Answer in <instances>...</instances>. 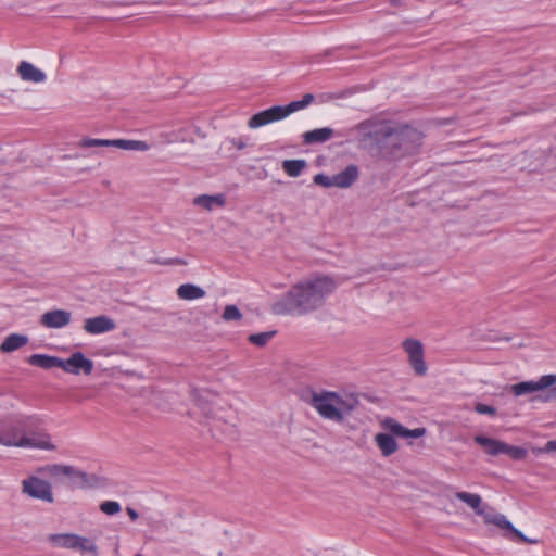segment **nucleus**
<instances>
[{"label":"nucleus","instance_id":"obj_1","mask_svg":"<svg viewBox=\"0 0 556 556\" xmlns=\"http://www.w3.org/2000/svg\"><path fill=\"white\" fill-rule=\"evenodd\" d=\"M365 139L376 143L378 161L395 164L416 154L422 144V134L406 124L390 121H367L359 124Z\"/></svg>","mask_w":556,"mask_h":556},{"label":"nucleus","instance_id":"obj_2","mask_svg":"<svg viewBox=\"0 0 556 556\" xmlns=\"http://www.w3.org/2000/svg\"><path fill=\"white\" fill-rule=\"evenodd\" d=\"M0 444L8 447L54 451L45 421L38 415L22 413L0 417Z\"/></svg>","mask_w":556,"mask_h":556},{"label":"nucleus","instance_id":"obj_3","mask_svg":"<svg viewBox=\"0 0 556 556\" xmlns=\"http://www.w3.org/2000/svg\"><path fill=\"white\" fill-rule=\"evenodd\" d=\"M337 288L328 276H319L293 286L280 300L273 304L276 315H304L321 307Z\"/></svg>","mask_w":556,"mask_h":556},{"label":"nucleus","instance_id":"obj_4","mask_svg":"<svg viewBox=\"0 0 556 556\" xmlns=\"http://www.w3.org/2000/svg\"><path fill=\"white\" fill-rule=\"evenodd\" d=\"M455 497L471 507L478 516L483 518V521L486 525H494L504 531H508L511 535L518 538L522 542L530 544L538 542L536 540L528 539L521 531L516 529L503 514L496 513L489 506L486 508H482V498L479 494L460 491L455 493Z\"/></svg>","mask_w":556,"mask_h":556},{"label":"nucleus","instance_id":"obj_5","mask_svg":"<svg viewBox=\"0 0 556 556\" xmlns=\"http://www.w3.org/2000/svg\"><path fill=\"white\" fill-rule=\"evenodd\" d=\"M314 101L312 93L303 96L302 100L292 101L287 105H274L269 109L253 114L248 121V127L256 129L268 124L279 122L288 117L290 114L300 111Z\"/></svg>","mask_w":556,"mask_h":556},{"label":"nucleus","instance_id":"obj_6","mask_svg":"<svg viewBox=\"0 0 556 556\" xmlns=\"http://www.w3.org/2000/svg\"><path fill=\"white\" fill-rule=\"evenodd\" d=\"M38 472L49 477H60L64 476L70 478L72 483L77 488H91L96 485L97 477L94 475H88L85 471L78 470L70 465H47L45 467H40Z\"/></svg>","mask_w":556,"mask_h":556},{"label":"nucleus","instance_id":"obj_7","mask_svg":"<svg viewBox=\"0 0 556 556\" xmlns=\"http://www.w3.org/2000/svg\"><path fill=\"white\" fill-rule=\"evenodd\" d=\"M311 405L325 419L341 422L344 419L342 413L338 412L340 404L339 394L336 392L324 391L321 393H313Z\"/></svg>","mask_w":556,"mask_h":556},{"label":"nucleus","instance_id":"obj_8","mask_svg":"<svg viewBox=\"0 0 556 556\" xmlns=\"http://www.w3.org/2000/svg\"><path fill=\"white\" fill-rule=\"evenodd\" d=\"M556 386V375H544L538 381H522L510 387V391L516 396L530 393H539L531 397V401H541L539 395H545L548 390Z\"/></svg>","mask_w":556,"mask_h":556},{"label":"nucleus","instance_id":"obj_9","mask_svg":"<svg viewBox=\"0 0 556 556\" xmlns=\"http://www.w3.org/2000/svg\"><path fill=\"white\" fill-rule=\"evenodd\" d=\"M81 148H117L122 150H134V151H147L149 144L141 140H128V139H92L84 138L78 143Z\"/></svg>","mask_w":556,"mask_h":556},{"label":"nucleus","instance_id":"obj_10","mask_svg":"<svg viewBox=\"0 0 556 556\" xmlns=\"http://www.w3.org/2000/svg\"><path fill=\"white\" fill-rule=\"evenodd\" d=\"M22 491L31 498L47 503L54 501L51 484L36 476H30L22 481Z\"/></svg>","mask_w":556,"mask_h":556},{"label":"nucleus","instance_id":"obj_11","mask_svg":"<svg viewBox=\"0 0 556 556\" xmlns=\"http://www.w3.org/2000/svg\"><path fill=\"white\" fill-rule=\"evenodd\" d=\"M402 346L408 355V362L417 376H425L427 374V365L424 359V346L417 339H406Z\"/></svg>","mask_w":556,"mask_h":556},{"label":"nucleus","instance_id":"obj_12","mask_svg":"<svg viewBox=\"0 0 556 556\" xmlns=\"http://www.w3.org/2000/svg\"><path fill=\"white\" fill-rule=\"evenodd\" d=\"M61 363L62 364L59 365V368L74 375H78L80 371L86 375H90L93 370V362L85 357L81 352L73 353L67 359L61 358Z\"/></svg>","mask_w":556,"mask_h":556},{"label":"nucleus","instance_id":"obj_13","mask_svg":"<svg viewBox=\"0 0 556 556\" xmlns=\"http://www.w3.org/2000/svg\"><path fill=\"white\" fill-rule=\"evenodd\" d=\"M381 426L383 429L389 430L391 432V435H396L400 438H406V439H417L421 438L426 433L425 428H415V429H407L400 422H397L393 418H386L381 421Z\"/></svg>","mask_w":556,"mask_h":556},{"label":"nucleus","instance_id":"obj_14","mask_svg":"<svg viewBox=\"0 0 556 556\" xmlns=\"http://www.w3.org/2000/svg\"><path fill=\"white\" fill-rule=\"evenodd\" d=\"M72 320V314L65 309L48 311L40 317V323L46 328L60 329L66 327Z\"/></svg>","mask_w":556,"mask_h":556},{"label":"nucleus","instance_id":"obj_15","mask_svg":"<svg viewBox=\"0 0 556 556\" xmlns=\"http://www.w3.org/2000/svg\"><path fill=\"white\" fill-rule=\"evenodd\" d=\"M115 323L112 318L101 315L87 318L84 324V330L89 334H101L115 329Z\"/></svg>","mask_w":556,"mask_h":556},{"label":"nucleus","instance_id":"obj_16","mask_svg":"<svg viewBox=\"0 0 556 556\" xmlns=\"http://www.w3.org/2000/svg\"><path fill=\"white\" fill-rule=\"evenodd\" d=\"M17 73L22 80L30 83H42L46 80V74L34 64L22 61L17 66Z\"/></svg>","mask_w":556,"mask_h":556},{"label":"nucleus","instance_id":"obj_17","mask_svg":"<svg viewBox=\"0 0 556 556\" xmlns=\"http://www.w3.org/2000/svg\"><path fill=\"white\" fill-rule=\"evenodd\" d=\"M358 178V167L356 165H349L342 172L333 175L334 187L349 188Z\"/></svg>","mask_w":556,"mask_h":556},{"label":"nucleus","instance_id":"obj_18","mask_svg":"<svg viewBox=\"0 0 556 556\" xmlns=\"http://www.w3.org/2000/svg\"><path fill=\"white\" fill-rule=\"evenodd\" d=\"M374 440H375V443L377 444L378 448L380 450L381 455L384 457L391 456L399 448L397 442L389 433H384V432L377 433L375 435Z\"/></svg>","mask_w":556,"mask_h":556},{"label":"nucleus","instance_id":"obj_19","mask_svg":"<svg viewBox=\"0 0 556 556\" xmlns=\"http://www.w3.org/2000/svg\"><path fill=\"white\" fill-rule=\"evenodd\" d=\"M475 442L479 444L486 454L491 456H497L500 454H503L505 442L491 439L484 435H476Z\"/></svg>","mask_w":556,"mask_h":556},{"label":"nucleus","instance_id":"obj_20","mask_svg":"<svg viewBox=\"0 0 556 556\" xmlns=\"http://www.w3.org/2000/svg\"><path fill=\"white\" fill-rule=\"evenodd\" d=\"M194 205L201 206L207 211H212L214 207H223L226 204V197L222 193L208 195H198L193 200Z\"/></svg>","mask_w":556,"mask_h":556},{"label":"nucleus","instance_id":"obj_21","mask_svg":"<svg viewBox=\"0 0 556 556\" xmlns=\"http://www.w3.org/2000/svg\"><path fill=\"white\" fill-rule=\"evenodd\" d=\"M177 296L180 300L192 301L204 298L206 292L203 288L193 283H184L177 288Z\"/></svg>","mask_w":556,"mask_h":556},{"label":"nucleus","instance_id":"obj_22","mask_svg":"<svg viewBox=\"0 0 556 556\" xmlns=\"http://www.w3.org/2000/svg\"><path fill=\"white\" fill-rule=\"evenodd\" d=\"M29 339L25 334L11 333L0 344L2 353L14 352L28 343Z\"/></svg>","mask_w":556,"mask_h":556},{"label":"nucleus","instance_id":"obj_23","mask_svg":"<svg viewBox=\"0 0 556 556\" xmlns=\"http://www.w3.org/2000/svg\"><path fill=\"white\" fill-rule=\"evenodd\" d=\"M78 534L59 533L48 535V541L58 547L74 549L77 547Z\"/></svg>","mask_w":556,"mask_h":556},{"label":"nucleus","instance_id":"obj_24","mask_svg":"<svg viewBox=\"0 0 556 556\" xmlns=\"http://www.w3.org/2000/svg\"><path fill=\"white\" fill-rule=\"evenodd\" d=\"M333 136V130L329 127L309 130L303 134V141L306 144L321 143L328 141Z\"/></svg>","mask_w":556,"mask_h":556},{"label":"nucleus","instance_id":"obj_25","mask_svg":"<svg viewBox=\"0 0 556 556\" xmlns=\"http://www.w3.org/2000/svg\"><path fill=\"white\" fill-rule=\"evenodd\" d=\"M28 363L43 369H51L61 365V358L46 354H34L28 357Z\"/></svg>","mask_w":556,"mask_h":556},{"label":"nucleus","instance_id":"obj_26","mask_svg":"<svg viewBox=\"0 0 556 556\" xmlns=\"http://www.w3.org/2000/svg\"><path fill=\"white\" fill-rule=\"evenodd\" d=\"M307 166L305 160H286L282 162V169L290 177H298L302 170Z\"/></svg>","mask_w":556,"mask_h":556},{"label":"nucleus","instance_id":"obj_27","mask_svg":"<svg viewBox=\"0 0 556 556\" xmlns=\"http://www.w3.org/2000/svg\"><path fill=\"white\" fill-rule=\"evenodd\" d=\"M77 547L75 551H78L83 554H90L92 556H98V546L88 538L78 535Z\"/></svg>","mask_w":556,"mask_h":556},{"label":"nucleus","instance_id":"obj_28","mask_svg":"<svg viewBox=\"0 0 556 556\" xmlns=\"http://www.w3.org/2000/svg\"><path fill=\"white\" fill-rule=\"evenodd\" d=\"M276 334V331H265L260 333H252L248 337V340L251 344L256 345L258 348L265 346Z\"/></svg>","mask_w":556,"mask_h":556},{"label":"nucleus","instance_id":"obj_29","mask_svg":"<svg viewBox=\"0 0 556 556\" xmlns=\"http://www.w3.org/2000/svg\"><path fill=\"white\" fill-rule=\"evenodd\" d=\"M503 454L508 455L515 460L523 459L528 455V451L520 446H513L507 443H505V447L503 451Z\"/></svg>","mask_w":556,"mask_h":556},{"label":"nucleus","instance_id":"obj_30","mask_svg":"<svg viewBox=\"0 0 556 556\" xmlns=\"http://www.w3.org/2000/svg\"><path fill=\"white\" fill-rule=\"evenodd\" d=\"M222 318L225 321H236L242 318V314L236 305L229 304L225 306Z\"/></svg>","mask_w":556,"mask_h":556},{"label":"nucleus","instance_id":"obj_31","mask_svg":"<svg viewBox=\"0 0 556 556\" xmlns=\"http://www.w3.org/2000/svg\"><path fill=\"white\" fill-rule=\"evenodd\" d=\"M121 509L119 503L115 501H105L100 504V510L110 516L119 513Z\"/></svg>","mask_w":556,"mask_h":556},{"label":"nucleus","instance_id":"obj_32","mask_svg":"<svg viewBox=\"0 0 556 556\" xmlns=\"http://www.w3.org/2000/svg\"><path fill=\"white\" fill-rule=\"evenodd\" d=\"M313 181L314 184L325 188L334 187L333 176L330 177L321 173L315 175Z\"/></svg>","mask_w":556,"mask_h":556},{"label":"nucleus","instance_id":"obj_33","mask_svg":"<svg viewBox=\"0 0 556 556\" xmlns=\"http://www.w3.org/2000/svg\"><path fill=\"white\" fill-rule=\"evenodd\" d=\"M339 401L341 405H338V412L342 413L343 415L344 413H350L355 408L356 400L354 399L344 400L339 395Z\"/></svg>","mask_w":556,"mask_h":556},{"label":"nucleus","instance_id":"obj_34","mask_svg":"<svg viewBox=\"0 0 556 556\" xmlns=\"http://www.w3.org/2000/svg\"><path fill=\"white\" fill-rule=\"evenodd\" d=\"M210 396V393L207 391L204 392H193V397L197 401L198 405L203 409L205 414H208L205 408V403L207 402V397Z\"/></svg>","mask_w":556,"mask_h":556},{"label":"nucleus","instance_id":"obj_35","mask_svg":"<svg viewBox=\"0 0 556 556\" xmlns=\"http://www.w3.org/2000/svg\"><path fill=\"white\" fill-rule=\"evenodd\" d=\"M475 410L478 414H482V415L494 416L496 414L495 407L486 405V404H483V403H477L475 405Z\"/></svg>","mask_w":556,"mask_h":556},{"label":"nucleus","instance_id":"obj_36","mask_svg":"<svg viewBox=\"0 0 556 556\" xmlns=\"http://www.w3.org/2000/svg\"><path fill=\"white\" fill-rule=\"evenodd\" d=\"M227 142L232 147H236L238 150H243L247 147V139L243 137L228 138Z\"/></svg>","mask_w":556,"mask_h":556},{"label":"nucleus","instance_id":"obj_37","mask_svg":"<svg viewBox=\"0 0 556 556\" xmlns=\"http://www.w3.org/2000/svg\"><path fill=\"white\" fill-rule=\"evenodd\" d=\"M126 513L132 521L137 520L139 517L138 513L131 507H127Z\"/></svg>","mask_w":556,"mask_h":556},{"label":"nucleus","instance_id":"obj_38","mask_svg":"<svg viewBox=\"0 0 556 556\" xmlns=\"http://www.w3.org/2000/svg\"><path fill=\"white\" fill-rule=\"evenodd\" d=\"M546 448L548 451H556V440L548 441L547 444H546Z\"/></svg>","mask_w":556,"mask_h":556},{"label":"nucleus","instance_id":"obj_39","mask_svg":"<svg viewBox=\"0 0 556 556\" xmlns=\"http://www.w3.org/2000/svg\"><path fill=\"white\" fill-rule=\"evenodd\" d=\"M176 263H177V264H185V262H184V261H181V260H177V261H176Z\"/></svg>","mask_w":556,"mask_h":556}]
</instances>
